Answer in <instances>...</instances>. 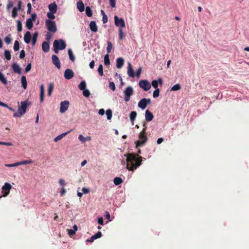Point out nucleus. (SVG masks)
<instances>
[{"mask_svg":"<svg viewBox=\"0 0 249 249\" xmlns=\"http://www.w3.org/2000/svg\"><path fill=\"white\" fill-rule=\"evenodd\" d=\"M25 56V53L24 50H22L20 52L19 58L20 59L23 58Z\"/></svg>","mask_w":249,"mask_h":249,"instance_id":"56","label":"nucleus"},{"mask_svg":"<svg viewBox=\"0 0 249 249\" xmlns=\"http://www.w3.org/2000/svg\"><path fill=\"white\" fill-rule=\"evenodd\" d=\"M33 21H32L31 19H30V18H28L26 20V27L27 28L29 29V30H31L33 26Z\"/></svg>","mask_w":249,"mask_h":249,"instance_id":"28","label":"nucleus"},{"mask_svg":"<svg viewBox=\"0 0 249 249\" xmlns=\"http://www.w3.org/2000/svg\"><path fill=\"white\" fill-rule=\"evenodd\" d=\"M98 72L100 76H102L103 75V67L102 64L99 65L98 69Z\"/></svg>","mask_w":249,"mask_h":249,"instance_id":"44","label":"nucleus"},{"mask_svg":"<svg viewBox=\"0 0 249 249\" xmlns=\"http://www.w3.org/2000/svg\"><path fill=\"white\" fill-rule=\"evenodd\" d=\"M163 83L162 80L161 78H160L158 79V80H154L152 81L151 83L152 86L155 89H158V85L160 84V85H162Z\"/></svg>","mask_w":249,"mask_h":249,"instance_id":"15","label":"nucleus"},{"mask_svg":"<svg viewBox=\"0 0 249 249\" xmlns=\"http://www.w3.org/2000/svg\"><path fill=\"white\" fill-rule=\"evenodd\" d=\"M21 5L22 2L19 0L18 1L17 7H16L18 10H20L21 9Z\"/></svg>","mask_w":249,"mask_h":249,"instance_id":"64","label":"nucleus"},{"mask_svg":"<svg viewBox=\"0 0 249 249\" xmlns=\"http://www.w3.org/2000/svg\"><path fill=\"white\" fill-rule=\"evenodd\" d=\"M141 153V150L139 149L137 154L129 153L125 155L126 156V168L131 171H133L140 166L142 164V158L139 156Z\"/></svg>","mask_w":249,"mask_h":249,"instance_id":"1","label":"nucleus"},{"mask_svg":"<svg viewBox=\"0 0 249 249\" xmlns=\"http://www.w3.org/2000/svg\"><path fill=\"white\" fill-rule=\"evenodd\" d=\"M102 21H103V23H106L107 22L108 18H107V15H104V16H103Z\"/></svg>","mask_w":249,"mask_h":249,"instance_id":"60","label":"nucleus"},{"mask_svg":"<svg viewBox=\"0 0 249 249\" xmlns=\"http://www.w3.org/2000/svg\"><path fill=\"white\" fill-rule=\"evenodd\" d=\"M104 64L106 66L110 65V60L109 59V55L108 54L105 55L104 57Z\"/></svg>","mask_w":249,"mask_h":249,"instance_id":"35","label":"nucleus"},{"mask_svg":"<svg viewBox=\"0 0 249 249\" xmlns=\"http://www.w3.org/2000/svg\"><path fill=\"white\" fill-rule=\"evenodd\" d=\"M12 68L14 72L19 74L21 73V68L17 63H13V64L12 65Z\"/></svg>","mask_w":249,"mask_h":249,"instance_id":"14","label":"nucleus"},{"mask_svg":"<svg viewBox=\"0 0 249 249\" xmlns=\"http://www.w3.org/2000/svg\"><path fill=\"white\" fill-rule=\"evenodd\" d=\"M124 36H124V33L123 32L122 29L121 28H119V39L120 40H122Z\"/></svg>","mask_w":249,"mask_h":249,"instance_id":"45","label":"nucleus"},{"mask_svg":"<svg viewBox=\"0 0 249 249\" xmlns=\"http://www.w3.org/2000/svg\"><path fill=\"white\" fill-rule=\"evenodd\" d=\"M36 14L33 13L31 15V18H30V19H31L32 21H34L36 19Z\"/></svg>","mask_w":249,"mask_h":249,"instance_id":"61","label":"nucleus"},{"mask_svg":"<svg viewBox=\"0 0 249 249\" xmlns=\"http://www.w3.org/2000/svg\"><path fill=\"white\" fill-rule=\"evenodd\" d=\"M109 3L111 7L114 8L116 6L115 0H109Z\"/></svg>","mask_w":249,"mask_h":249,"instance_id":"57","label":"nucleus"},{"mask_svg":"<svg viewBox=\"0 0 249 249\" xmlns=\"http://www.w3.org/2000/svg\"><path fill=\"white\" fill-rule=\"evenodd\" d=\"M54 88V85L53 83H50L49 84V87H48V94L49 96H51L52 94V92L53 89Z\"/></svg>","mask_w":249,"mask_h":249,"instance_id":"30","label":"nucleus"},{"mask_svg":"<svg viewBox=\"0 0 249 249\" xmlns=\"http://www.w3.org/2000/svg\"><path fill=\"white\" fill-rule=\"evenodd\" d=\"M127 74L128 76L131 77H134L135 76L134 70L130 63H128V64Z\"/></svg>","mask_w":249,"mask_h":249,"instance_id":"17","label":"nucleus"},{"mask_svg":"<svg viewBox=\"0 0 249 249\" xmlns=\"http://www.w3.org/2000/svg\"><path fill=\"white\" fill-rule=\"evenodd\" d=\"M53 63L58 68L60 69L61 67V64L60 60L57 55L53 54L52 56Z\"/></svg>","mask_w":249,"mask_h":249,"instance_id":"13","label":"nucleus"},{"mask_svg":"<svg viewBox=\"0 0 249 249\" xmlns=\"http://www.w3.org/2000/svg\"><path fill=\"white\" fill-rule=\"evenodd\" d=\"M109 87L113 91H114L116 89L115 84L113 82H109Z\"/></svg>","mask_w":249,"mask_h":249,"instance_id":"51","label":"nucleus"},{"mask_svg":"<svg viewBox=\"0 0 249 249\" xmlns=\"http://www.w3.org/2000/svg\"><path fill=\"white\" fill-rule=\"evenodd\" d=\"M0 81L4 85L7 84V81L6 78L5 77L4 75H3L2 72L0 71Z\"/></svg>","mask_w":249,"mask_h":249,"instance_id":"31","label":"nucleus"},{"mask_svg":"<svg viewBox=\"0 0 249 249\" xmlns=\"http://www.w3.org/2000/svg\"><path fill=\"white\" fill-rule=\"evenodd\" d=\"M70 103L68 101H64L60 103V112L61 113L65 112L69 107Z\"/></svg>","mask_w":249,"mask_h":249,"instance_id":"11","label":"nucleus"},{"mask_svg":"<svg viewBox=\"0 0 249 249\" xmlns=\"http://www.w3.org/2000/svg\"><path fill=\"white\" fill-rule=\"evenodd\" d=\"M112 44L111 42L108 41L107 42V53H109L111 52V50L112 49Z\"/></svg>","mask_w":249,"mask_h":249,"instance_id":"43","label":"nucleus"},{"mask_svg":"<svg viewBox=\"0 0 249 249\" xmlns=\"http://www.w3.org/2000/svg\"><path fill=\"white\" fill-rule=\"evenodd\" d=\"M83 94L86 97H89L90 95V92L88 89L83 90Z\"/></svg>","mask_w":249,"mask_h":249,"instance_id":"49","label":"nucleus"},{"mask_svg":"<svg viewBox=\"0 0 249 249\" xmlns=\"http://www.w3.org/2000/svg\"><path fill=\"white\" fill-rule=\"evenodd\" d=\"M48 7L50 12L53 13L56 12L57 9V6L54 2L50 4L49 5Z\"/></svg>","mask_w":249,"mask_h":249,"instance_id":"22","label":"nucleus"},{"mask_svg":"<svg viewBox=\"0 0 249 249\" xmlns=\"http://www.w3.org/2000/svg\"><path fill=\"white\" fill-rule=\"evenodd\" d=\"M27 7H28V10H27V13L28 14H29L31 13V9H32V5H31V4L30 3H28L27 4Z\"/></svg>","mask_w":249,"mask_h":249,"instance_id":"59","label":"nucleus"},{"mask_svg":"<svg viewBox=\"0 0 249 249\" xmlns=\"http://www.w3.org/2000/svg\"><path fill=\"white\" fill-rule=\"evenodd\" d=\"M139 140L135 142L136 147L137 148L139 147L143 146L148 140V138L146 135V133L144 132V131H142L139 133Z\"/></svg>","mask_w":249,"mask_h":249,"instance_id":"4","label":"nucleus"},{"mask_svg":"<svg viewBox=\"0 0 249 249\" xmlns=\"http://www.w3.org/2000/svg\"><path fill=\"white\" fill-rule=\"evenodd\" d=\"M64 77L67 80L71 79L74 76V72L72 70L67 69L64 72Z\"/></svg>","mask_w":249,"mask_h":249,"instance_id":"12","label":"nucleus"},{"mask_svg":"<svg viewBox=\"0 0 249 249\" xmlns=\"http://www.w3.org/2000/svg\"><path fill=\"white\" fill-rule=\"evenodd\" d=\"M31 105V104L29 102L28 100H26L24 101L21 102L20 105L18 106V111L14 113L13 117H21L26 113L27 107L30 106Z\"/></svg>","mask_w":249,"mask_h":249,"instance_id":"2","label":"nucleus"},{"mask_svg":"<svg viewBox=\"0 0 249 249\" xmlns=\"http://www.w3.org/2000/svg\"><path fill=\"white\" fill-rule=\"evenodd\" d=\"M106 115H107V119L108 120L111 119V118H112V115L111 110L107 109L106 111Z\"/></svg>","mask_w":249,"mask_h":249,"instance_id":"42","label":"nucleus"},{"mask_svg":"<svg viewBox=\"0 0 249 249\" xmlns=\"http://www.w3.org/2000/svg\"><path fill=\"white\" fill-rule=\"evenodd\" d=\"M77 8L79 10V11L81 12H83L85 9V6L82 0H80L77 3Z\"/></svg>","mask_w":249,"mask_h":249,"instance_id":"24","label":"nucleus"},{"mask_svg":"<svg viewBox=\"0 0 249 249\" xmlns=\"http://www.w3.org/2000/svg\"><path fill=\"white\" fill-rule=\"evenodd\" d=\"M151 103V100L150 99L143 98L141 99L138 103V107L143 109H144L147 105Z\"/></svg>","mask_w":249,"mask_h":249,"instance_id":"10","label":"nucleus"},{"mask_svg":"<svg viewBox=\"0 0 249 249\" xmlns=\"http://www.w3.org/2000/svg\"><path fill=\"white\" fill-rule=\"evenodd\" d=\"M12 185L6 182L4 183V185L2 187V194L3 197L7 196L10 193V191L12 189Z\"/></svg>","mask_w":249,"mask_h":249,"instance_id":"6","label":"nucleus"},{"mask_svg":"<svg viewBox=\"0 0 249 249\" xmlns=\"http://www.w3.org/2000/svg\"><path fill=\"white\" fill-rule=\"evenodd\" d=\"M40 101L41 103H42L44 101V87L43 84L40 86Z\"/></svg>","mask_w":249,"mask_h":249,"instance_id":"23","label":"nucleus"},{"mask_svg":"<svg viewBox=\"0 0 249 249\" xmlns=\"http://www.w3.org/2000/svg\"><path fill=\"white\" fill-rule=\"evenodd\" d=\"M86 14L89 17H91L92 16V12L89 6H87L86 7Z\"/></svg>","mask_w":249,"mask_h":249,"instance_id":"32","label":"nucleus"},{"mask_svg":"<svg viewBox=\"0 0 249 249\" xmlns=\"http://www.w3.org/2000/svg\"><path fill=\"white\" fill-rule=\"evenodd\" d=\"M71 130L67 131L66 132L63 133L58 136H57L56 137H55L54 139V141L55 142H57V141L61 140L63 137H64L65 136H66L68 134H69Z\"/></svg>","mask_w":249,"mask_h":249,"instance_id":"25","label":"nucleus"},{"mask_svg":"<svg viewBox=\"0 0 249 249\" xmlns=\"http://www.w3.org/2000/svg\"><path fill=\"white\" fill-rule=\"evenodd\" d=\"M31 40V35L30 32L27 31L24 35V40L25 43L28 44Z\"/></svg>","mask_w":249,"mask_h":249,"instance_id":"20","label":"nucleus"},{"mask_svg":"<svg viewBox=\"0 0 249 249\" xmlns=\"http://www.w3.org/2000/svg\"><path fill=\"white\" fill-rule=\"evenodd\" d=\"M21 82L22 86L24 89H26L27 86V82L25 76H22L21 78Z\"/></svg>","mask_w":249,"mask_h":249,"instance_id":"26","label":"nucleus"},{"mask_svg":"<svg viewBox=\"0 0 249 249\" xmlns=\"http://www.w3.org/2000/svg\"><path fill=\"white\" fill-rule=\"evenodd\" d=\"M52 37V35L48 32L45 35V39L49 42Z\"/></svg>","mask_w":249,"mask_h":249,"instance_id":"50","label":"nucleus"},{"mask_svg":"<svg viewBox=\"0 0 249 249\" xmlns=\"http://www.w3.org/2000/svg\"><path fill=\"white\" fill-rule=\"evenodd\" d=\"M95 239L100 238L102 236V233L101 231H98L96 234L93 235Z\"/></svg>","mask_w":249,"mask_h":249,"instance_id":"55","label":"nucleus"},{"mask_svg":"<svg viewBox=\"0 0 249 249\" xmlns=\"http://www.w3.org/2000/svg\"><path fill=\"white\" fill-rule=\"evenodd\" d=\"M68 233H69V234L70 236H72V235L75 234V231H74L73 230L70 229V230H69Z\"/></svg>","mask_w":249,"mask_h":249,"instance_id":"63","label":"nucleus"},{"mask_svg":"<svg viewBox=\"0 0 249 249\" xmlns=\"http://www.w3.org/2000/svg\"><path fill=\"white\" fill-rule=\"evenodd\" d=\"M11 38L10 36H6L5 38H4V41L5 42V43L7 44H9L11 43Z\"/></svg>","mask_w":249,"mask_h":249,"instance_id":"52","label":"nucleus"},{"mask_svg":"<svg viewBox=\"0 0 249 249\" xmlns=\"http://www.w3.org/2000/svg\"><path fill=\"white\" fill-rule=\"evenodd\" d=\"M54 51L55 53H57L59 50H62L66 47L65 42L61 39L55 40L53 42Z\"/></svg>","mask_w":249,"mask_h":249,"instance_id":"3","label":"nucleus"},{"mask_svg":"<svg viewBox=\"0 0 249 249\" xmlns=\"http://www.w3.org/2000/svg\"><path fill=\"white\" fill-rule=\"evenodd\" d=\"M4 56H5V58L7 60H9L11 59V53H10V52L8 50H6L4 51Z\"/></svg>","mask_w":249,"mask_h":249,"instance_id":"37","label":"nucleus"},{"mask_svg":"<svg viewBox=\"0 0 249 249\" xmlns=\"http://www.w3.org/2000/svg\"><path fill=\"white\" fill-rule=\"evenodd\" d=\"M13 6V3L11 1H9L7 5V9L9 10Z\"/></svg>","mask_w":249,"mask_h":249,"instance_id":"58","label":"nucleus"},{"mask_svg":"<svg viewBox=\"0 0 249 249\" xmlns=\"http://www.w3.org/2000/svg\"><path fill=\"white\" fill-rule=\"evenodd\" d=\"M31 68H32L31 63H29L25 69V72H29L31 70Z\"/></svg>","mask_w":249,"mask_h":249,"instance_id":"54","label":"nucleus"},{"mask_svg":"<svg viewBox=\"0 0 249 249\" xmlns=\"http://www.w3.org/2000/svg\"><path fill=\"white\" fill-rule=\"evenodd\" d=\"M124 100L126 102L129 101L131 96L133 93V89L132 87H127L124 90Z\"/></svg>","mask_w":249,"mask_h":249,"instance_id":"7","label":"nucleus"},{"mask_svg":"<svg viewBox=\"0 0 249 249\" xmlns=\"http://www.w3.org/2000/svg\"><path fill=\"white\" fill-rule=\"evenodd\" d=\"M86 83L85 81H82L80 84L78 85L79 89L81 90H84L86 89Z\"/></svg>","mask_w":249,"mask_h":249,"instance_id":"33","label":"nucleus"},{"mask_svg":"<svg viewBox=\"0 0 249 249\" xmlns=\"http://www.w3.org/2000/svg\"><path fill=\"white\" fill-rule=\"evenodd\" d=\"M137 114V112L134 111L131 112V113H130V115H129L130 120L131 122H132V124H133L134 121L136 118Z\"/></svg>","mask_w":249,"mask_h":249,"instance_id":"27","label":"nucleus"},{"mask_svg":"<svg viewBox=\"0 0 249 249\" xmlns=\"http://www.w3.org/2000/svg\"><path fill=\"white\" fill-rule=\"evenodd\" d=\"M54 13H55L50 12L47 14V16L49 18L53 19L55 18V16L54 15Z\"/></svg>","mask_w":249,"mask_h":249,"instance_id":"48","label":"nucleus"},{"mask_svg":"<svg viewBox=\"0 0 249 249\" xmlns=\"http://www.w3.org/2000/svg\"><path fill=\"white\" fill-rule=\"evenodd\" d=\"M68 54L70 57V59L72 61H74L75 60L74 56L72 52L71 49H69L68 50Z\"/></svg>","mask_w":249,"mask_h":249,"instance_id":"41","label":"nucleus"},{"mask_svg":"<svg viewBox=\"0 0 249 249\" xmlns=\"http://www.w3.org/2000/svg\"><path fill=\"white\" fill-rule=\"evenodd\" d=\"M19 44L18 41L16 40L14 43V50L15 51H17L19 50Z\"/></svg>","mask_w":249,"mask_h":249,"instance_id":"46","label":"nucleus"},{"mask_svg":"<svg viewBox=\"0 0 249 249\" xmlns=\"http://www.w3.org/2000/svg\"><path fill=\"white\" fill-rule=\"evenodd\" d=\"M42 49L44 52H48L50 50L49 43L47 41L43 42L42 44Z\"/></svg>","mask_w":249,"mask_h":249,"instance_id":"19","label":"nucleus"},{"mask_svg":"<svg viewBox=\"0 0 249 249\" xmlns=\"http://www.w3.org/2000/svg\"><path fill=\"white\" fill-rule=\"evenodd\" d=\"M145 118L146 121L150 122L153 120L154 116L152 113L147 109L145 111Z\"/></svg>","mask_w":249,"mask_h":249,"instance_id":"16","label":"nucleus"},{"mask_svg":"<svg viewBox=\"0 0 249 249\" xmlns=\"http://www.w3.org/2000/svg\"><path fill=\"white\" fill-rule=\"evenodd\" d=\"M38 36V33L37 32L35 33L33 35V38H32V45H35L37 41V38Z\"/></svg>","mask_w":249,"mask_h":249,"instance_id":"38","label":"nucleus"},{"mask_svg":"<svg viewBox=\"0 0 249 249\" xmlns=\"http://www.w3.org/2000/svg\"><path fill=\"white\" fill-rule=\"evenodd\" d=\"M139 86L143 89L144 91H147L150 89L151 86L146 80H141L139 81Z\"/></svg>","mask_w":249,"mask_h":249,"instance_id":"8","label":"nucleus"},{"mask_svg":"<svg viewBox=\"0 0 249 249\" xmlns=\"http://www.w3.org/2000/svg\"><path fill=\"white\" fill-rule=\"evenodd\" d=\"M98 223L101 225H103L104 224V220L103 217H101L98 218Z\"/></svg>","mask_w":249,"mask_h":249,"instance_id":"62","label":"nucleus"},{"mask_svg":"<svg viewBox=\"0 0 249 249\" xmlns=\"http://www.w3.org/2000/svg\"><path fill=\"white\" fill-rule=\"evenodd\" d=\"M159 94H160V89H157L154 91L153 94V96L154 98H157L159 96Z\"/></svg>","mask_w":249,"mask_h":249,"instance_id":"47","label":"nucleus"},{"mask_svg":"<svg viewBox=\"0 0 249 249\" xmlns=\"http://www.w3.org/2000/svg\"><path fill=\"white\" fill-rule=\"evenodd\" d=\"M123 179L120 177H116L114 178L113 182L115 185H118L123 182Z\"/></svg>","mask_w":249,"mask_h":249,"instance_id":"29","label":"nucleus"},{"mask_svg":"<svg viewBox=\"0 0 249 249\" xmlns=\"http://www.w3.org/2000/svg\"><path fill=\"white\" fill-rule=\"evenodd\" d=\"M114 22L115 25L119 28H122L125 27L124 20L122 18H119L117 16L114 17Z\"/></svg>","mask_w":249,"mask_h":249,"instance_id":"9","label":"nucleus"},{"mask_svg":"<svg viewBox=\"0 0 249 249\" xmlns=\"http://www.w3.org/2000/svg\"><path fill=\"white\" fill-rule=\"evenodd\" d=\"M18 10L16 7H14L12 11V17L13 18H15L18 16Z\"/></svg>","mask_w":249,"mask_h":249,"instance_id":"36","label":"nucleus"},{"mask_svg":"<svg viewBox=\"0 0 249 249\" xmlns=\"http://www.w3.org/2000/svg\"><path fill=\"white\" fill-rule=\"evenodd\" d=\"M124 64V60L122 57L118 58L116 60V67L120 69L122 67Z\"/></svg>","mask_w":249,"mask_h":249,"instance_id":"21","label":"nucleus"},{"mask_svg":"<svg viewBox=\"0 0 249 249\" xmlns=\"http://www.w3.org/2000/svg\"><path fill=\"white\" fill-rule=\"evenodd\" d=\"M45 24L47 29L50 32L54 33L57 31V27L54 21L50 19H46Z\"/></svg>","mask_w":249,"mask_h":249,"instance_id":"5","label":"nucleus"},{"mask_svg":"<svg viewBox=\"0 0 249 249\" xmlns=\"http://www.w3.org/2000/svg\"><path fill=\"white\" fill-rule=\"evenodd\" d=\"M33 161L30 160H25L21 161L18 162V165H24V164H30L32 163Z\"/></svg>","mask_w":249,"mask_h":249,"instance_id":"34","label":"nucleus"},{"mask_svg":"<svg viewBox=\"0 0 249 249\" xmlns=\"http://www.w3.org/2000/svg\"><path fill=\"white\" fill-rule=\"evenodd\" d=\"M78 139L83 143H84L86 142L85 137H83V136L82 134L79 135Z\"/></svg>","mask_w":249,"mask_h":249,"instance_id":"53","label":"nucleus"},{"mask_svg":"<svg viewBox=\"0 0 249 249\" xmlns=\"http://www.w3.org/2000/svg\"><path fill=\"white\" fill-rule=\"evenodd\" d=\"M89 28L91 31L93 32L96 33L98 31V28L96 25V23L94 21H90L89 23Z\"/></svg>","mask_w":249,"mask_h":249,"instance_id":"18","label":"nucleus"},{"mask_svg":"<svg viewBox=\"0 0 249 249\" xmlns=\"http://www.w3.org/2000/svg\"><path fill=\"white\" fill-rule=\"evenodd\" d=\"M22 29V25L21 22L18 20L17 21V30L18 32H21Z\"/></svg>","mask_w":249,"mask_h":249,"instance_id":"39","label":"nucleus"},{"mask_svg":"<svg viewBox=\"0 0 249 249\" xmlns=\"http://www.w3.org/2000/svg\"><path fill=\"white\" fill-rule=\"evenodd\" d=\"M181 86L179 84H177L173 86L171 88V90L176 91L180 89Z\"/></svg>","mask_w":249,"mask_h":249,"instance_id":"40","label":"nucleus"}]
</instances>
